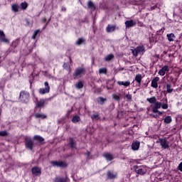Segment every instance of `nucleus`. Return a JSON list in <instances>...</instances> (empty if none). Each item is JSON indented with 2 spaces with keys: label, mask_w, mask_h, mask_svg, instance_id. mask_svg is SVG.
Masks as SVG:
<instances>
[{
  "label": "nucleus",
  "mask_w": 182,
  "mask_h": 182,
  "mask_svg": "<svg viewBox=\"0 0 182 182\" xmlns=\"http://www.w3.org/2000/svg\"><path fill=\"white\" fill-rule=\"evenodd\" d=\"M87 157H89V156H90V151L87 152Z\"/></svg>",
  "instance_id": "6e6d98bb"
},
{
  "label": "nucleus",
  "mask_w": 182,
  "mask_h": 182,
  "mask_svg": "<svg viewBox=\"0 0 182 182\" xmlns=\"http://www.w3.org/2000/svg\"><path fill=\"white\" fill-rule=\"evenodd\" d=\"M116 31V26H112L109 24L106 28V31L107 33H110V32H114Z\"/></svg>",
  "instance_id": "f3484780"
},
{
  "label": "nucleus",
  "mask_w": 182,
  "mask_h": 182,
  "mask_svg": "<svg viewBox=\"0 0 182 182\" xmlns=\"http://www.w3.org/2000/svg\"><path fill=\"white\" fill-rule=\"evenodd\" d=\"M166 72H170L168 65L163 66L161 69L159 71L158 74L160 75V76H164V75H166Z\"/></svg>",
  "instance_id": "9d476101"
},
{
  "label": "nucleus",
  "mask_w": 182,
  "mask_h": 182,
  "mask_svg": "<svg viewBox=\"0 0 182 182\" xmlns=\"http://www.w3.org/2000/svg\"><path fill=\"white\" fill-rule=\"evenodd\" d=\"M136 49V51L138 52V55H143L144 52H146L144 46H137Z\"/></svg>",
  "instance_id": "dca6fc26"
},
{
  "label": "nucleus",
  "mask_w": 182,
  "mask_h": 182,
  "mask_svg": "<svg viewBox=\"0 0 182 182\" xmlns=\"http://www.w3.org/2000/svg\"><path fill=\"white\" fill-rule=\"evenodd\" d=\"M103 157H105L108 161H112V160H113V156L109 153L104 154Z\"/></svg>",
  "instance_id": "b1692460"
},
{
  "label": "nucleus",
  "mask_w": 182,
  "mask_h": 182,
  "mask_svg": "<svg viewBox=\"0 0 182 182\" xmlns=\"http://www.w3.org/2000/svg\"><path fill=\"white\" fill-rule=\"evenodd\" d=\"M112 59H114V55L113 54H109L106 55L104 58L105 62H110V60H112Z\"/></svg>",
  "instance_id": "5701e85b"
},
{
  "label": "nucleus",
  "mask_w": 182,
  "mask_h": 182,
  "mask_svg": "<svg viewBox=\"0 0 182 182\" xmlns=\"http://www.w3.org/2000/svg\"><path fill=\"white\" fill-rule=\"evenodd\" d=\"M157 8V6H151V11H153V10H154L155 9H156Z\"/></svg>",
  "instance_id": "603ef678"
},
{
  "label": "nucleus",
  "mask_w": 182,
  "mask_h": 182,
  "mask_svg": "<svg viewBox=\"0 0 182 182\" xmlns=\"http://www.w3.org/2000/svg\"><path fill=\"white\" fill-rule=\"evenodd\" d=\"M85 43V39L82 38H80L77 40L76 41V45L77 46H80L82 45V43Z\"/></svg>",
  "instance_id": "58836bf2"
},
{
  "label": "nucleus",
  "mask_w": 182,
  "mask_h": 182,
  "mask_svg": "<svg viewBox=\"0 0 182 182\" xmlns=\"http://www.w3.org/2000/svg\"><path fill=\"white\" fill-rule=\"evenodd\" d=\"M33 140H36L38 143H43V141H45V139L39 135L34 136Z\"/></svg>",
  "instance_id": "4be33fe9"
},
{
  "label": "nucleus",
  "mask_w": 182,
  "mask_h": 182,
  "mask_svg": "<svg viewBox=\"0 0 182 182\" xmlns=\"http://www.w3.org/2000/svg\"><path fill=\"white\" fill-rule=\"evenodd\" d=\"M156 58H159V55H156Z\"/></svg>",
  "instance_id": "e2e57ef3"
},
{
  "label": "nucleus",
  "mask_w": 182,
  "mask_h": 182,
  "mask_svg": "<svg viewBox=\"0 0 182 182\" xmlns=\"http://www.w3.org/2000/svg\"><path fill=\"white\" fill-rule=\"evenodd\" d=\"M87 8H89V9H91V11H95L96 10V6H95V4H93L92 2V1H90L87 2Z\"/></svg>",
  "instance_id": "aec40b11"
},
{
  "label": "nucleus",
  "mask_w": 182,
  "mask_h": 182,
  "mask_svg": "<svg viewBox=\"0 0 182 182\" xmlns=\"http://www.w3.org/2000/svg\"><path fill=\"white\" fill-rule=\"evenodd\" d=\"M131 50L133 56H135V58H137V56L139 55V53L137 52L136 48L132 49Z\"/></svg>",
  "instance_id": "a19ab883"
},
{
  "label": "nucleus",
  "mask_w": 182,
  "mask_h": 182,
  "mask_svg": "<svg viewBox=\"0 0 182 182\" xmlns=\"http://www.w3.org/2000/svg\"><path fill=\"white\" fill-rule=\"evenodd\" d=\"M99 73H103L104 75H106L107 73V69H106V68H100L99 70Z\"/></svg>",
  "instance_id": "79ce46f5"
},
{
  "label": "nucleus",
  "mask_w": 182,
  "mask_h": 182,
  "mask_svg": "<svg viewBox=\"0 0 182 182\" xmlns=\"http://www.w3.org/2000/svg\"><path fill=\"white\" fill-rule=\"evenodd\" d=\"M54 182H69V178L56 177L54 178Z\"/></svg>",
  "instance_id": "2eb2a0df"
},
{
  "label": "nucleus",
  "mask_w": 182,
  "mask_h": 182,
  "mask_svg": "<svg viewBox=\"0 0 182 182\" xmlns=\"http://www.w3.org/2000/svg\"><path fill=\"white\" fill-rule=\"evenodd\" d=\"M0 42H4V43H9V40L5 38V33L0 30Z\"/></svg>",
  "instance_id": "9b49d317"
},
{
  "label": "nucleus",
  "mask_w": 182,
  "mask_h": 182,
  "mask_svg": "<svg viewBox=\"0 0 182 182\" xmlns=\"http://www.w3.org/2000/svg\"><path fill=\"white\" fill-rule=\"evenodd\" d=\"M85 72H86L85 68H77L75 70L73 76L74 79H79V77H82V76H83V75H85Z\"/></svg>",
  "instance_id": "7ed1b4c3"
},
{
  "label": "nucleus",
  "mask_w": 182,
  "mask_h": 182,
  "mask_svg": "<svg viewBox=\"0 0 182 182\" xmlns=\"http://www.w3.org/2000/svg\"><path fill=\"white\" fill-rule=\"evenodd\" d=\"M44 88H40L38 90V93L40 95H46V93H49L50 92V87L49 86V83L48 82H44Z\"/></svg>",
  "instance_id": "39448f33"
},
{
  "label": "nucleus",
  "mask_w": 182,
  "mask_h": 182,
  "mask_svg": "<svg viewBox=\"0 0 182 182\" xmlns=\"http://www.w3.org/2000/svg\"><path fill=\"white\" fill-rule=\"evenodd\" d=\"M36 109H38L39 107H44L45 106V100L42 99L38 101V98L36 99Z\"/></svg>",
  "instance_id": "f8f14e48"
},
{
  "label": "nucleus",
  "mask_w": 182,
  "mask_h": 182,
  "mask_svg": "<svg viewBox=\"0 0 182 182\" xmlns=\"http://www.w3.org/2000/svg\"><path fill=\"white\" fill-rule=\"evenodd\" d=\"M157 114L153 115V117H154L155 119H157Z\"/></svg>",
  "instance_id": "4d7b16f0"
},
{
  "label": "nucleus",
  "mask_w": 182,
  "mask_h": 182,
  "mask_svg": "<svg viewBox=\"0 0 182 182\" xmlns=\"http://www.w3.org/2000/svg\"><path fill=\"white\" fill-rule=\"evenodd\" d=\"M34 116L36 119H46V117H48L46 114L39 113L36 114Z\"/></svg>",
  "instance_id": "393cba45"
},
{
  "label": "nucleus",
  "mask_w": 182,
  "mask_h": 182,
  "mask_svg": "<svg viewBox=\"0 0 182 182\" xmlns=\"http://www.w3.org/2000/svg\"><path fill=\"white\" fill-rule=\"evenodd\" d=\"M139 148H140V142L139 141H136L132 143V150H134V151L139 150Z\"/></svg>",
  "instance_id": "6ab92c4d"
},
{
  "label": "nucleus",
  "mask_w": 182,
  "mask_h": 182,
  "mask_svg": "<svg viewBox=\"0 0 182 182\" xmlns=\"http://www.w3.org/2000/svg\"><path fill=\"white\" fill-rule=\"evenodd\" d=\"M117 85H119V86H125V87H127L130 86V81H118Z\"/></svg>",
  "instance_id": "412c9836"
},
{
  "label": "nucleus",
  "mask_w": 182,
  "mask_h": 182,
  "mask_svg": "<svg viewBox=\"0 0 182 182\" xmlns=\"http://www.w3.org/2000/svg\"><path fill=\"white\" fill-rule=\"evenodd\" d=\"M75 140L73 139V138H70L69 139V146L72 148V149H75Z\"/></svg>",
  "instance_id": "7c9ffc66"
},
{
  "label": "nucleus",
  "mask_w": 182,
  "mask_h": 182,
  "mask_svg": "<svg viewBox=\"0 0 182 182\" xmlns=\"http://www.w3.org/2000/svg\"><path fill=\"white\" fill-rule=\"evenodd\" d=\"M99 100L100 102V105H103V103L106 102V98H103V97H99Z\"/></svg>",
  "instance_id": "a18cd8bd"
},
{
  "label": "nucleus",
  "mask_w": 182,
  "mask_h": 182,
  "mask_svg": "<svg viewBox=\"0 0 182 182\" xmlns=\"http://www.w3.org/2000/svg\"><path fill=\"white\" fill-rule=\"evenodd\" d=\"M98 117H99V114H92V116H91V119H92V120H97V119H98Z\"/></svg>",
  "instance_id": "de8ad7c7"
},
{
  "label": "nucleus",
  "mask_w": 182,
  "mask_h": 182,
  "mask_svg": "<svg viewBox=\"0 0 182 182\" xmlns=\"http://www.w3.org/2000/svg\"><path fill=\"white\" fill-rule=\"evenodd\" d=\"M41 21L43 22V23H45V22H46V18H42Z\"/></svg>",
  "instance_id": "864d4df0"
},
{
  "label": "nucleus",
  "mask_w": 182,
  "mask_h": 182,
  "mask_svg": "<svg viewBox=\"0 0 182 182\" xmlns=\"http://www.w3.org/2000/svg\"><path fill=\"white\" fill-rule=\"evenodd\" d=\"M61 11H63V12H66V8L65 6H63Z\"/></svg>",
  "instance_id": "3c124183"
},
{
  "label": "nucleus",
  "mask_w": 182,
  "mask_h": 182,
  "mask_svg": "<svg viewBox=\"0 0 182 182\" xmlns=\"http://www.w3.org/2000/svg\"><path fill=\"white\" fill-rule=\"evenodd\" d=\"M38 33H41V30L39 29L36 30L33 33L31 39H36V36H38Z\"/></svg>",
  "instance_id": "2f4dec72"
},
{
  "label": "nucleus",
  "mask_w": 182,
  "mask_h": 182,
  "mask_svg": "<svg viewBox=\"0 0 182 182\" xmlns=\"http://www.w3.org/2000/svg\"><path fill=\"white\" fill-rule=\"evenodd\" d=\"M107 87V89L109 90V89H112L111 87H109V86H107L106 87Z\"/></svg>",
  "instance_id": "bf43d9fd"
},
{
  "label": "nucleus",
  "mask_w": 182,
  "mask_h": 182,
  "mask_svg": "<svg viewBox=\"0 0 182 182\" xmlns=\"http://www.w3.org/2000/svg\"><path fill=\"white\" fill-rule=\"evenodd\" d=\"M29 92H28L27 91H21L20 92L18 99L23 103H28V102H29Z\"/></svg>",
  "instance_id": "f03ea898"
},
{
  "label": "nucleus",
  "mask_w": 182,
  "mask_h": 182,
  "mask_svg": "<svg viewBox=\"0 0 182 182\" xmlns=\"http://www.w3.org/2000/svg\"><path fill=\"white\" fill-rule=\"evenodd\" d=\"M80 121V117L79 116H75L72 118L73 123H77Z\"/></svg>",
  "instance_id": "e433bc0d"
},
{
  "label": "nucleus",
  "mask_w": 182,
  "mask_h": 182,
  "mask_svg": "<svg viewBox=\"0 0 182 182\" xmlns=\"http://www.w3.org/2000/svg\"><path fill=\"white\" fill-rule=\"evenodd\" d=\"M165 103H163L161 102H156L154 105V106L151 108V110L153 112V113H157V112H159V109H160L161 107L166 109H168V104H167V99L165 100Z\"/></svg>",
  "instance_id": "f257e3e1"
},
{
  "label": "nucleus",
  "mask_w": 182,
  "mask_h": 182,
  "mask_svg": "<svg viewBox=\"0 0 182 182\" xmlns=\"http://www.w3.org/2000/svg\"><path fill=\"white\" fill-rule=\"evenodd\" d=\"M136 21L133 20H128L125 21L126 28H132L133 26H136Z\"/></svg>",
  "instance_id": "4468645a"
},
{
  "label": "nucleus",
  "mask_w": 182,
  "mask_h": 182,
  "mask_svg": "<svg viewBox=\"0 0 182 182\" xmlns=\"http://www.w3.org/2000/svg\"><path fill=\"white\" fill-rule=\"evenodd\" d=\"M49 22H50V18L48 21V22L46 23V26L48 25L49 23Z\"/></svg>",
  "instance_id": "13d9d810"
},
{
  "label": "nucleus",
  "mask_w": 182,
  "mask_h": 182,
  "mask_svg": "<svg viewBox=\"0 0 182 182\" xmlns=\"http://www.w3.org/2000/svg\"><path fill=\"white\" fill-rule=\"evenodd\" d=\"M160 80V77H156L154 78L151 81V87H154V89H157L159 87V84L157 82Z\"/></svg>",
  "instance_id": "ddd939ff"
},
{
  "label": "nucleus",
  "mask_w": 182,
  "mask_h": 182,
  "mask_svg": "<svg viewBox=\"0 0 182 182\" xmlns=\"http://www.w3.org/2000/svg\"><path fill=\"white\" fill-rule=\"evenodd\" d=\"M159 143L162 147V149H166L170 147V142L167 141V139H159Z\"/></svg>",
  "instance_id": "0eeeda50"
},
{
  "label": "nucleus",
  "mask_w": 182,
  "mask_h": 182,
  "mask_svg": "<svg viewBox=\"0 0 182 182\" xmlns=\"http://www.w3.org/2000/svg\"><path fill=\"white\" fill-rule=\"evenodd\" d=\"M0 136L1 137H6V136H9V133H8V132H6V130L0 131Z\"/></svg>",
  "instance_id": "f704fd0d"
},
{
  "label": "nucleus",
  "mask_w": 182,
  "mask_h": 182,
  "mask_svg": "<svg viewBox=\"0 0 182 182\" xmlns=\"http://www.w3.org/2000/svg\"><path fill=\"white\" fill-rule=\"evenodd\" d=\"M107 176L108 178L112 179V178H116L117 175H116V173H113L110 171H108L107 172Z\"/></svg>",
  "instance_id": "bb28decb"
},
{
  "label": "nucleus",
  "mask_w": 182,
  "mask_h": 182,
  "mask_svg": "<svg viewBox=\"0 0 182 182\" xmlns=\"http://www.w3.org/2000/svg\"><path fill=\"white\" fill-rule=\"evenodd\" d=\"M70 62L72 63V58H70Z\"/></svg>",
  "instance_id": "680f3d73"
},
{
  "label": "nucleus",
  "mask_w": 182,
  "mask_h": 182,
  "mask_svg": "<svg viewBox=\"0 0 182 182\" xmlns=\"http://www.w3.org/2000/svg\"><path fill=\"white\" fill-rule=\"evenodd\" d=\"M123 116H124V111H122V110L118 111V117H123Z\"/></svg>",
  "instance_id": "49530a36"
},
{
  "label": "nucleus",
  "mask_w": 182,
  "mask_h": 182,
  "mask_svg": "<svg viewBox=\"0 0 182 182\" xmlns=\"http://www.w3.org/2000/svg\"><path fill=\"white\" fill-rule=\"evenodd\" d=\"M25 144L26 148L28 149V150H33V141L31 137H26L25 138Z\"/></svg>",
  "instance_id": "423d86ee"
},
{
  "label": "nucleus",
  "mask_w": 182,
  "mask_h": 182,
  "mask_svg": "<svg viewBox=\"0 0 182 182\" xmlns=\"http://www.w3.org/2000/svg\"><path fill=\"white\" fill-rule=\"evenodd\" d=\"M156 113H158V114H160L161 116V114H163V112H160L158 110V112H156Z\"/></svg>",
  "instance_id": "5fc2aeb1"
},
{
  "label": "nucleus",
  "mask_w": 182,
  "mask_h": 182,
  "mask_svg": "<svg viewBox=\"0 0 182 182\" xmlns=\"http://www.w3.org/2000/svg\"><path fill=\"white\" fill-rule=\"evenodd\" d=\"M11 11H13V12H19V5L13 4L11 6Z\"/></svg>",
  "instance_id": "a878e982"
},
{
  "label": "nucleus",
  "mask_w": 182,
  "mask_h": 182,
  "mask_svg": "<svg viewBox=\"0 0 182 182\" xmlns=\"http://www.w3.org/2000/svg\"><path fill=\"white\" fill-rule=\"evenodd\" d=\"M135 80L137 83H141V74H138L135 77Z\"/></svg>",
  "instance_id": "473e14b6"
},
{
  "label": "nucleus",
  "mask_w": 182,
  "mask_h": 182,
  "mask_svg": "<svg viewBox=\"0 0 182 182\" xmlns=\"http://www.w3.org/2000/svg\"><path fill=\"white\" fill-rule=\"evenodd\" d=\"M25 21L26 23V26H31V22L28 18H25Z\"/></svg>",
  "instance_id": "09e8293b"
},
{
  "label": "nucleus",
  "mask_w": 182,
  "mask_h": 182,
  "mask_svg": "<svg viewBox=\"0 0 182 182\" xmlns=\"http://www.w3.org/2000/svg\"><path fill=\"white\" fill-rule=\"evenodd\" d=\"M178 169L180 171H182V162H181L178 166Z\"/></svg>",
  "instance_id": "8fccbe9b"
},
{
  "label": "nucleus",
  "mask_w": 182,
  "mask_h": 182,
  "mask_svg": "<svg viewBox=\"0 0 182 182\" xmlns=\"http://www.w3.org/2000/svg\"><path fill=\"white\" fill-rule=\"evenodd\" d=\"M125 97H126L127 102H132V95L126 94Z\"/></svg>",
  "instance_id": "37998d69"
},
{
  "label": "nucleus",
  "mask_w": 182,
  "mask_h": 182,
  "mask_svg": "<svg viewBox=\"0 0 182 182\" xmlns=\"http://www.w3.org/2000/svg\"><path fill=\"white\" fill-rule=\"evenodd\" d=\"M53 167H67L68 164L65 161H51Z\"/></svg>",
  "instance_id": "6e6552de"
},
{
  "label": "nucleus",
  "mask_w": 182,
  "mask_h": 182,
  "mask_svg": "<svg viewBox=\"0 0 182 182\" xmlns=\"http://www.w3.org/2000/svg\"><path fill=\"white\" fill-rule=\"evenodd\" d=\"M63 68V69H65V70H70V65H69V63H64Z\"/></svg>",
  "instance_id": "4c0bfd02"
},
{
  "label": "nucleus",
  "mask_w": 182,
  "mask_h": 182,
  "mask_svg": "<svg viewBox=\"0 0 182 182\" xmlns=\"http://www.w3.org/2000/svg\"><path fill=\"white\" fill-rule=\"evenodd\" d=\"M20 6H21V9H23V11H25V9H26V8H28V3L22 2V3H21Z\"/></svg>",
  "instance_id": "c9c22d12"
},
{
  "label": "nucleus",
  "mask_w": 182,
  "mask_h": 182,
  "mask_svg": "<svg viewBox=\"0 0 182 182\" xmlns=\"http://www.w3.org/2000/svg\"><path fill=\"white\" fill-rule=\"evenodd\" d=\"M112 99H114V100H117V102H120V95L112 94Z\"/></svg>",
  "instance_id": "ea45409f"
},
{
  "label": "nucleus",
  "mask_w": 182,
  "mask_h": 182,
  "mask_svg": "<svg viewBox=\"0 0 182 182\" xmlns=\"http://www.w3.org/2000/svg\"><path fill=\"white\" fill-rule=\"evenodd\" d=\"M146 100L147 102H149V103H154V104H155L157 102V99L156 98V97H151V98H147Z\"/></svg>",
  "instance_id": "cd10ccee"
},
{
  "label": "nucleus",
  "mask_w": 182,
  "mask_h": 182,
  "mask_svg": "<svg viewBox=\"0 0 182 182\" xmlns=\"http://www.w3.org/2000/svg\"><path fill=\"white\" fill-rule=\"evenodd\" d=\"M166 92L167 93H173V88H171V85L166 84Z\"/></svg>",
  "instance_id": "72a5a7b5"
},
{
  "label": "nucleus",
  "mask_w": 182,
  "mask_h": 182,
  "mask_svg": "<svg viewBox=\"0 0 182 182\" xmlns=\"http://www.w3.org/2000/svg\"><path fill=\"white\" fill-rule=\"evenodd\" d=\"M166 38L169 42H174V39H176V35H174L173 33H168L166 35Z\"/></svg>",
  "instance_id": "a211bd4d"
},
{
  "label": "nucleus",
  "mask_w": 182,
  "mask_h": 182,
  "mask_svg": "<svg viewBox=\"0 0 182 182\" xmlns=\"http://www.w3.org/2000/svg\"><path fill=\"white\" fill-rule=\"evenodd\" d=\"M31 173L34 176H41L42 174V171L41 170V168L38 166H34L31 168Z\"/></svg>",
  "instance_id": "1a4fd4ad"
},
{
  "label": "nucleus",
  "mask_w": 182,
  "mask_h": 182,
  "mask_svg": "<svg viewBox=\"0 0 182 182\" xmlns=\"http://www.w3.org/2000/svg\"><path fill=\"white\" fill-rule=\"evenodd\" d=\"M134 171L136 174H139V176H144L146 173H147V169H146L144 167L139 166L137 165H135L132 167Z\"/></svg>",
  "instance_id": "20e7f679"
},
{
  "label": "nucleus",
  "mask_w": 182,
  "mask_h": 182,
  "mask_svg": "<svg viewBox=\"0 0 182 182\" xmlns=\"http://www.w3.org/2000/svg\"><path fill=\"white\" fill-rule=\"evenodd\" d=\"M58 123H62V119H60V120L58 121Z\"/></svg>",
  "instance_id": "052dcab7"
},
{
  "label": "nucleus",
  "mask_w": 182,
  "mask_h": 182,
  "mask_svg": "<svg viewBox=\"0 0 182 182\" xmlns=\"http://www.w3.org/2000/svg\"><path fill=\"white\" fill-rule=\"evenodd\" d=\"M171 122H173V119H171V116H167L166 117H165L164 123H166V124H170Z\"/></svg>",
  "instance_id": "c85d7f7f"
},
{
  "label": "nucleus",
  "mask_w": 182,
  "mask_h": 182,
  "mask_svg": "<svg viewBox=\"0 0 182 182\" xmlns=\"http://www.w3.org/2000/svg\"><path fill=\"white\" fill-rule=\"evenodd\" d=\"M164 28H161L159 31H156L157 35H163L164 33Z\"/></svg>",
  "instance_id": "c03bdc74"
},
{
  "label": "nucleus",
  "mask_w": 182,
  "mask_h": 182,
  "mask_svg": "<svg viewBox=\"0 0 182 182\" xmlns=\"http://www.w3.org/2000/svg\"><path fill=\"white\" fill-rule=\"evenodd\" d=\"M75 86L76 89H82V87H83V82H82V81L80 80L75 83Z\"/></svg>",
  "instance_id": "c756f323"
}]
</instances>
